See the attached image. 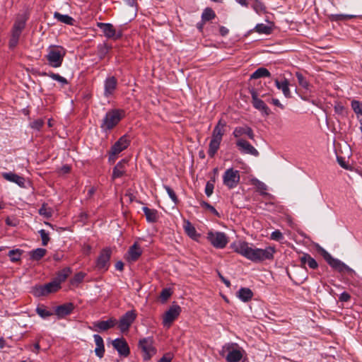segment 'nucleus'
<instances>
[{"label":"nucleus","mask_w":362,"mask_h":362,"mask_svg":"<svg viewBox=\"0 0 362 362\" xmlns=\"http://www.w3.org/2000/svg\"><path fill=\"white\" fill-rule=\"evenodd\" d=\"M74 309V305L72 303H66L61 305H59L55 308L54 313L59 318H62L69 315Z\"/></svg>","instance_id":"b1692460"},{"label":"nucleus","mask_w":362,"mask_h":362,"mask_svg":"<svg viewBox=\"0 0 362 362\" xmlns=\"http://www.w3.org/2000/svg\"><path fill=\"white\" fill-rule=\"evenodd\" d=\"M39 214L46 218H49L52 215V210L47 206V204H43L39 209Z\"/></svg>","instance_id":"37998d69"},{"label":"nucleus","mask_w":362,"mask_h":362,"mask_svg":"<svg viewBox=\"0 0 362 362\" xmlns=\"http://www.w3.org/2000/svg\"><path fill=\"white\" fill-rule=\"evenodd\" d=\"M355 15H346V14H336L332 15V20L333 21H345L348 19H351L356 18Z\"/></svg>","instance_id":"a18cd8bd"},{"label":"nucleus","mask_w":362,"mask_h":362,"mask_svg":"<svg viewBox=\"0 0 362 362\" xmlns=\"http://www.w3.org/2000/svg\"><path fill=\"white\" fill-rule=\"evenodd\" d=\"M219 32H220V34L222 36H225V35H226L228 33L229 30L226 27L221 26L220 28H219Z\"/></svg>","instance_id":"e2e57ef3"},{"label":"nucleus","mask_w":362,"mask_h":362,"mask_svg":"<svg viewBox=\"0 0 362 362\" xmlns=\"http://www.w3.org/2000/svg\"><path fill=\"white\" fill-rule=\"evenodd\" d=\"M126 163V160H122L115 166L112 175L113 180L120 177L124 174Z\"/></svg>","instance_id":"cd10ccee"},{"label":"nucleus","mask_w":362,"mask_h":362,"mask_svg":"<svg viewBox=\"0 0 362 362\" xmlns=\"http://www.w3.org/2000/svg\"><path fill=\"white\" fill-rule=\"evenodd\" d=\"M94 341L96 345L95 353L99 358H103L105 353L104 342L103 338L98 335L95 334L93 336Z\"/></svg>","instance_id":"393cba45"},{"label":"nucleus","mask_w":362,"mask_h":362,"mask_svg":"<svg viewBox=\"0 0 362 362\" xmlns=\"http://www.w3.org/2000/svg\"><path fill=\"white\" fill-rule=\"evenodd\" d=\"M252 6L257 13H261L265 10L264 5L258 0H255V2Z\"/></svg>","instance_id":"3c124183"},{"label":"nucleus","mask_w":362,"mask_h":362,"mask_svg":"<svg viewBox=\"0 0 362 362\" xmlns=\"http://www.w3.org/2000/svg\"><path fill=\"white\" fill-rule=\"evenodd\" d=\"M44 124V121L41 119H37L31 123L30 126L33 129L40 130Z\"/></svg>","instance_id":"5fc2aeb1"},{"label":"nucleus","mask_w":362,"mask_h":362,"mask_svg":"<svg viewBox=\"0 0 362 362\" xmlns=\"http://www.w3.org/2000/svg\"><path fill=\"white\" fill-rule=\"evenodd\" d=\"M32 292L33 294L36 297L45 296L47 295L45 285L36 286L33 287Z\"/></svg>","instance_id":"a19ab883"},{"label":"nucleus","mask_w":362,"mask_h":362,"mask_svg":"<svg viewBox=\"0 0 362 362\" xmlns=\"http://www.w3.org/2000/svg\"><path fill=\"white\" fill-rule=\"evenodd\" d=\"M30 258L33 260H39L46 254V250L43 248H37L30 252Z\"/></svg>","instance_id":"58836bf2"},{"label":"nucleus","mask_w":362,"mask_h":362,"mask_svg":"<svg viewBox=\"0 0 362 362\" xmlns=\"http://www.w3.org/2000/svg\"><path fill=\"white\" fill-rule=\"evenodd\" d=\"M235 144L239 151L243 153L250 154L254 156L259 155L258 151L245 139H238Z\"/></svg>","instance_id":"dca6fc26"},{"label":"nucleus","mask_w":362,"mask_h":362,"mask_svg":"<svg viewBox=\"0 0 362 362\" xmlns=\"http://www.w3.org/2000/svg\"><path fill=\"white\" fill-rule=\"evenodd\" d=\"M164 188L166 190V192H167L168 194L169 195V197H170V199H172V201L175 204H177L178 199H177L175 192L173 191V189H171L169 186H167V185H165Z\"/></svg>","instance_id":"de8ad7c7"},{"label":"nucleus","mask_w":362,"mask_h":362,"mask_svg":"<svg viewBox=\"0 0 362 362\" xmlns=\"http://www.w3.org/2000/svg\"><path fill=\"white\" fill-rule=\"evenodd\" d=\"M45 287L47 295L57 291L61 288L60 284L55 279L52 282L45 284Z\"/></svg>","instance_id":"f704fd0d"},{"label":"nucleus","mask_w":362,"mask_h":362,"mask_svg":"<svg viewBox=\"0 0 362 362\" xmlns=\"http://www.w3.org/2000/svg\"><path fill=\"white\" fill-rule=\"evenodd\" d=\"M129 144L130 139L127 135H124L120 137L119 140L112 146L109 160L115 161L117 155L126 149L129 146Z\"/></svg>","instance_id":"9d476101"},{"label":"nucleus","mask_w":362,"mask_h":362,"mask_svg":"<svg viewBox=\"0 0 362 362\" xmlns=\"http://www.w3.org/2000/svg\"><path fill=\"white\" fill-rule=\"evenodd\" d=\"M322 255L324 257V259L326 260V262L328 263V264L332 267L334 269L339 272H346L349 274H355V272L354 269L350 268L349 266L345 264L344 262L340 261L338 259L334 258L329 252H327L326 250H323Z\"/></svg>","instance_id":"423d86ee"},{"label":"nucleus","mask_w":362,"mask_h":362,"mask_svg":"<svg viewBox=\"0 0 362 362\" xmlns=\"http://www.w3.org/2000/svg\"><path fill=\"white\" fill-rule=\"evenodd\" d=\"M270 72L264 67L257 69L250 76L251 79H257L262 77H269Z\"/></svg>","instance_id":"473e14b6"},{"label":"nucleus","mask_w":362,"mask_h":362,"mask_svg":"<svg viewBox=\"0 0 362 362\" xmlns=\"http://www.w3.org/2000/svg\"><path fill=\"white\" fill-rule=\"evenodd\" d=\"M275 84L278 89L281 90L284 95L286 98L291 97V91L289 89V83L288 81L285 79L283 81H279L277 79L275 80Z\"/></svg>","instance_id":"c756f323"},{"label":"nucleus","mask_w":362,"mask_h":362,"mask_svg":"<svg viewBox=\"0 0 362 362\" xmlns=\"http://www.w3.org/2000/svg\"><path fill=\"white\" fill-rule=\"evenodd\" d=\"M270 238L273 240L281 241L284 239V235L280 230H276L272 233Z\"/></svg>","instance_id":"603ef678"},{"label":"nucleus","mask_w":362,"mask_h":362,"mask_svg":"<svg viewBox=\"0 0 362 362\" xmlns=\"http://www.w3.org/2000/svg\"><path fill=\"white\" fill-rule=\"evenodd\" d=\"M300 260L301 264L305 267L308 265L310 269H315L317 268L318 264L310 255L303 254L300 257Z\"/></svg>","instance_id":"bb28decb"},{"label":"nucleus","mask_w":362,"mask_h":362,"mask_svg":"<svg viewBox=\"0 0 362 362\" xmlns=\"http://www.w3.org/2000/svg\"><path fill=\"white\" fill-rule=\"evenodd\" d=\"M171 296V292L170 289L165 288L160 293V298L163 301H165L168 299V298Z\"/></svg>","instance_id":"6e6d98bb"},{"label":"nucleus","mask_w":362,"mask_h":362,"mask_svg":"<svg viewBox=\"0 0 362 362\" xmlns=\"http://www.w3.org/2000/svg\"><path fill=\"white\" fill-rule=\"evenodd\" d=\"M66 49L59 45H50L47 48L46 58L49 64L54 68L61 66L64 57L66 55Z\"/></svg>","instance_id":"20e7f679"},{"label":"nucleus","mask_w":362,"mask_h":362,"mask_svg":"<svg viewBox=\"0 0 362 362\" xmlns=\"http://www.w3.org/2000/svg\"><path fill=\"white\" fill-rule=\"evenodd\" d=\"M141 254V247L136 243H135L129 247L127 255V259L129 262H135L139 258Z\"/></svg>","instance_id":"412c9836"},{"label":"nucleus","mask_w":362,"mask_h":362,"mask_svg":"<svg viewBox=\"0 0 362 362\" xmlns=\"http://www.w3.org/2000/svg\"><path fill=\"white\" fill-rule=\"evenodd\" d=\"M85 274L82 272H79L74 276L72 280V283H80L83 280Z\"/></svg>","instance_id":"13d9d810"},{"label":"nucleus","mask_w":362,"mask_h":362,"mask_svg":"<svg viewBox=\"0 0 362 362\" xmlns=\"http://www.w3.org/2000/svg\"><path fill=\"white\" fill-rule=\"evenodd\" d=\"M28 16L26 13L18 14L11 30V35L8 42L10 49H14L18 44L22 32L25 28Z\"/></svg>","instance_id":"f03ea898"},{"label":"nucleus","mask_w":362,"mask_h":362,"mask_svg":"<svg viewBox=\"0 0 362 362\" xmlns=\"http://www.w3.org/2000/svg\"><path fill=\"white\" fill-rule=\"evenodd\" d=\"M252 105L253 106L259 110V111L262 112L265 115H268L269 114V110L267 105L264 103V102L259 98H257V95L255 91H252Z\"/></svg>","instance_id":"5701e85b"},{"label":"nucleus","mask_w":362,"mask_h":362,"mask_svg":"<svg viewBox=\"0 0 362 362\" xmlns=\"http://www.w3.org/2000/svg\"><path fill=\"white\" fill-rule=\"evenodd\" d=\"M214 185L213 183L208 182L205 187V193L207 197H210L213 194Z\"/></svg>","instance_id":"4d7b16f0"},{"label":"nucleus","mask_w":362,"mask_h":362,"mask_svg":"<svg viewBox=\"0 0 362 362\" xmlns=\"http://www.w3.org/2000/svg\"><path fill=\"white\" fill-rule=\"evenodd\" d=\"M124 264L122 262H118L115 264V267L117 270L122 271L123 269Z\"/></svg>","instance_id":"338daca9"},{"label":"nucleus","mask_w":362,"mask_h":362,"mask_svg":"<svg viewBox=\"0 0 362 362\" xmlns=\"http://www.w3.org/2000/svg\"><path fill=\"white\" fill-rule=\"evenodd\" d=\"M142 210L146 216V221L149 223H155L159 218L158 211L153 209L144 206Z\"/></svg>","instance_id":"a878e982"},{"label":"nucleus","mask_w":362,"mask_h":362,"mask_svg":"<svg viewBox=\"0 0 362 362\" xmlns=\"http://www.w3.org/2000/svg\"><path fill=\"white\" fill-rule=\"evenodd\" d=\"M252 183L257 187L258 192L262 194H266L265 192L267 189V187L264 182L257 179H253L252 180Z\"/></svg>","instance_id":"ea45409f"},{"label":"nucleus","mask_w":362,"mask_h":362,"mask_svg":"<svg viewBox=\"0 0 362 362\" xmlns=\"http://www.w3.org/2000/svg\"><path fill=\"white\" fill-rule=\"evenodd\" d=\"M104 35L110 39L117 40L122 37V33L120 30H116L111 23H98Z\"/></svg>","instance_id":"ddd939ff"},{"label":"nucleus","mask_w":362,"mask_h":362,"mask_svg":"<svg viewBox=\"0 0 362 362\" xmlns=\"http://www.w3.org/2000/svg\"><path fill=\"white\" fill-rule=\"evenodd\" d=\"M42 239V245L43 246H46L49 241V237L48 233H47L44 229H42L39 231Z\"/></svg>","instance_id":"09e8293b"},{"label":"nucleus","mask_w":362,"mask_h":362,"mask_svg":"<svg viewBox=\"0 0 362 362\" xmlns=\"http://www.w3.org/2000/svg\"><path fill=\"white\" fill-rule=\"evenodd\" d=\"M49 76L50 78H52V79L60 82L62 84H67V83H68L67 80L64 77H63L57 74L50 73L49 74Z\"/></svg>","instance_id":"8fccbe9b"},{"label":"nucleus","mask_w":362,"mask_h":362,"mask_svg":"<svg viewBox=\"0 0 362 362\" xmlns=\"http://www.w3.org/2000/svg\"><path fill=\"white\" fill-rule=\"evenodd\" d=\"M136 317V313L134 310L127 311L119 319L118 323V327L121 332H124L129 330V327L134 322Z\"/></svg>","instance_id":"f8f14e48"},{"label":"nucleus","mask_w":362,"mask_h":362,"mask_svg":"<svg viewBox=\"0 0 362 362\" xmlns=\"http://www.w3.org/2000/svg\"><path fill=\"white\" fill-rule=\"evenodd\" d=\"M71 274V270L69 268H64L59 273L57 274V276L55 279L57 281L59 282V284H61L62 282L64 281L66 278L69 276Z\"/></svg>","instance_id":"4c0bfd02"},{"label":"nucleus","mask_w":362,"mask_h":362,"mask_svg":"<svg viewBox=\"0 0 362 362\" xmlns=\"http://www.w3.org/2000/svg\"><path fill=\"white\" fill-rule=\"evenodd\" d=\"M184 230L185 233L192 239L197 240L199 238V234H197L195 228L189 221H185L183 225Z\"/></svg>","instance_id":"c85d7f7f"},{"label":"nucleus","mask_w":362,"mask_h":362,"mask_svg":"<svg viewBox=\"0 0 362 362\" xmlns=\"http://www.w3.org/2000/svg\"><path fill=\"white\" fill-rule=\"evenodd\" d=\"M112 344L120 356L127 357L129 354V346L123 338H117L113 340Z\"/></svg>","instance_id":"a211bd4d"},{"label":"nucleus","mask_w":362,"mask_h":362,"mask_svg":"<svg viewBox=\"0 0 362 362\" xmlns=\"http://www.w3.org/2000/svg\"><path fill=\"white\" fill-rule=\"evenodd\" d=\"M124 117V110L119 109L111 110L106 113L103 120L101 127L106 130H110L115 127Z\"/></svg>","instance_id":"39448f33"},{"label":"nucleus","mask_w":362,"mask_h":362,"mask_svg":"<svg viewBox=\"0 0 362 362\" xmlns=\"http://www.w3.org/2000/svg\"><path fill=\"white\" fill-rule=\"evenodd\" d=\"M234 344H227L223 346L221 354L223 356L225 352H228L226 357L228 362H238L243 357L241 350L233 348Z\"/></svg>","instance_id":"9b49d317"},{"label":"nucleus","mask_w":362,"mask_h":362,"mask_svg":"<svg viewBox=\"0 0 362 362\" xmlns=\"http://www.w3.org/2000/svg\"><path fill=\"white\" fill-rule=\"evenodd\" d=\"M351 296L346 292H343L339 296V300L342 302H347L350 300Z\"/></svg>","instance_id":"bf43d9fd"},{"label":"nucleus","mask_w":362,"mask_h":362,"mask_svg":"<svg viewBox=\"0 0 362 362\" xmlns=\"http://www.w3.org/2000/svg\"><path fill=\"white\" fill-rule=\"evenodd\" d=\"M226 122L220 119L215 126L209 146L208 154L213 158L219 149L223 136L225 134Z\"/></svg>","instance_id":"7ed1b4c3"},{"label":"nucleus","mask_w":362,"mask_h":362,"mask_svg":"<svg viewBox=\"0 0 362 362\" xmlns=\"http://www.w3.org/2000/svg\"><path fill=\"white\" fill-rule=\"evenodd\" d=\"M2 176L5 180L14 182L21 187H25V180L23 177L11 172L4 173Z\"/></svg>","instance_id":"4be33fe9"},{"label":"nucleus","mask_w":362,"mask_h":362,"mask_svg":"<svg viewBox=\"0 0 362 362\" xmlns=\"http://www.w3.org/2000/svg\"><path fill=\"white\" fill-rule=\"evenodd\" d=\"M206 22H203L202 21L200 22V23H198L197 24V29L200 31V32H202L203 30V28H204V25Z\"/></svg>","instance_id":"69168bd1"},{"label":"nucleus","mask_w":362,"mask_h":362,"mask_svg":"<svg viewBox=\"0 0 362 362\" xmlns=\"http://www.w3.org/2000/svg\"><path fill=\"white\" fill-rule=\"evenodd\" d=\"M54 18L57 19L58 21L66 24V25H74V19L66 14H61L59 12H55L54 13Z\"/></svg>","instance_id":"2f4dec72"},{"label":"nucleus","mask_w":362,"mask_h":362,"mask_svg":"<svg viewBox=\"0 0 362 362\" xmlns=\"http://www.w3.org/2000/svg\"><path fill=\"white\" fill-rule=\"evenodd\" d=\"M351 107L354 112L358 115H362V103L358 100L351 102Z\"/></svg>","instance_id":"c03bdc74"},{"label":"nucleus","mask_w":362,"mask_h":362,"mask_svg":"<svg viewBox=\"0 0 362 362\" xmlns=\"http://www.w3.org/2000/svg\"><path fill=\"white\" fill-rule=\"evenodd\" d=\"M110 256L111 250L108 248L103 249L97 259L98 269L107 270L110 265Z\"/></svg>","instance_id":"f3484780"},{"label":"nucleus","mask_w":362,"mask_h":362,"mask_svg":"<svg viewBox=\"0 0 362 362\" xmlns=\"http://www.w3.org/2000/svg\"><path fill=\"white\" fill-rule=\"evenodd\" d=\"M271 103L273 105H276L277 107H279L281 110L284 109V105L279 102V100L278 99L273 98V99H272Z\"/></svg>","instance_id":"680f3d73"},{"label":"nucleus","mask_w":362,"mask_h":362,"mask_svg":"<svg viewBox=\"0 0 362 362\" xmlns=\"http://www.w3.org/2000/svg\"><path fill=\"white\" fill-rule=\"evenodd\" d=\"M233 250L253 262H262L274 259L276 252L274 247L269 246L264 249L257 248L245 241L238 240L231 244Z\"/></svg>","instance_id":"f257e3e1"},{"label":"nucleus","mask_w":362,"mask_h":362,"mask_svg":"<svg viewBox=\"0 0 362 362\" xmlns=\"http://www.w3.org/2000/svg\"><path fill=\"white\" fill-rule=\"evenodd\" d=\"M37 313L42 318H47L52 315L44 305H40L36 308Z\"/></svg>","instance_id":"79ce46f5"},{"label":"nucleus","mask_w":362,"mask_h":362,"mask_svg":"<svg viewBox=\"0 0 362 362\" xmlns=\"http://www.w3.org/2000/svg\"><path fill=\"white\" fill-rule=\"evenodd\" d=\"M23 254V250L20 249L11 250L8 252V256L10 260L13 262H16L21 259V257Z\"/></svg>","instance_id":"e433bc0d"},{"label":"nucleus","mask_w":362,"mask_h":362,"mask_svg":"<svg viewBox=\"0 0 362 362\" xmlns=\"http://www.w3.org/2000/svg\"><path fill=\"white\" fill-rule=\"evenodd\" d=\"M117 85V79L114 76H110L106 78L105 81V90L104 95L108 98L112 95L116 90Z\"/></svg>","instance_id":"aec40b11"},{"label":"nucleus","mask_w":362,"mask_h":362,"mask_svg":"<svg viewBox=\"0 0 362 362\" xmlns=\"http://www.w3.org/2000/svg\"><path fill=\"white\" fill-rule=\"evenodd\" d=\"M255 32L259 34L269 35L272 31V28L264 23L257 24L255 28Z\"/></svg>","instance_id":"c9c22d12"},{"label":"nucleus","mask_w":362,"mask_h":362,"mask_svg":"<svg viewBox=\"0 0 362 362\" xmlns=\"http://www.w3.org/2000/svg\"><path fill=\"white\" fill-rule=\"evenodd\" d=\"M39 349H40V344L38 343H36L34 344L33 349H32V351L37 353Z\"/></svg>","instance_id":"774afa93"},{"label":"nucleus","mask_w":362,"mask_h":362,"mask_svg":"<svg viewBox=\"0 0 362 362\" xmlns=\"http://www.w3.org/2000/svg\"><path fill=\"white\" fill-rule=\"evenodd\" d=\"M219 276L227 287L230 286V283L228 280L226 279L221 274H219Z\"/></svg>","instance_id":"0e129e2a"},{"label":"nucleus","mask_w":362,"mask_h":362,"mask_svg":"<svg viewBox=\"0 0 362 362\" xmlns=\"http://www.w3.org/2000/svg\"><path fill=\"white\" fill-rule=\"evenodd\" d=\"M207 239L216 248H224L228 243V237L223 232L210 231L207 233Z\"/></svg>","instance_id":"6e6552de"},{"label":"nucleus","mask_w":362,"mask_h":362,"mask_svg":"<svg viewBox=\"0 0 362 362\" xmlns=\"http://www.w3.org/2000/svg\"><path fill=\"white\" fill-rule=\"evenodd\" d=\"M117 324V320L115 318L110 317L105 321H96L93 323V327L90 328L95 332H103L110 328L114 327Z\"/></svg>","instance_id":"2eb2a0df"},{"label":"nucleus","mask_w":362,"mask_h":362,"mask_svg":"<svg viewBox=\"0 0 362 362\" xmlns=\"http://www.w3.org/2000/svg\"><path fill=\"white\" fill-rule=\"evenodd\" d=\"M237 296L243 302H247L252 298L253 293L248 288H241Z\"/></svg>","instance_id":"7c9ffc66"},{"label":"nucleus","mask_w":362,"mask_h":362,"mask_svg":"<svg viewBox=\"0 0 362 362\" xmlns=\"http://www.w3.org/2000/svg\"><path fill=\"white\" fill-rule=\"evenodd\" d=\"M215 17V12L211 8H206L202 14V20L203 22L211 21Z\"/></svg>","instance_id":"72a5a7b5"},{"label":"nucleus","mask_w":362,"mask_h":362,"mask_svg":"<svg viewBox=\"0 0 362 362\" xmlns=\"http://www.w3.org/2000/svg\"><path fill=\"white\" fill-rule=\"evenodd\" d=\"M201 206L202 207L208 209L209 211H210L214 215H216L217 216H219L218 212L216 210V209L213 206H211L209 203L203 201V202H201Z\"/></svg>","instance_id":"864d4df0"},{"label":"nucleus","mask_w":362,"mask_h":362,"mask_svg":"<svg viewBox=\"0 0 362 362\" xmlns=\"http://www.w3.org/2000/svg\"><path fill=\"white\" fill-rule=\"evenodd\" d=\"M172 357L170 354L164 355L158 362H170Z\"/></svg>","instance_id":"052dcab7"},{"label":"nucleus","mask_w":362,"mask_h":362,"mask_svg":"<svg viewBox=\"0 0 362 362\" xmlns=\"http://www.w3.org/2000/svg\"><path fill=\"white\" fill-rule=\"evenodd\" d=\"M151 337L144 338L139 341V346L144 352V359L148 360L156 354V349L153 346Z\"/></svg>","instance_id":"4468645a"},{"label":"nucleus","mask_w":362,"mask_h":362,"mask_svg":"<svg viewBox=\"0 0 362 362\" xmlns=\"http://www.w3.org/2000/svg\"><path fill=\"white\" fill-rule=\"evenodd\" d=\"M233 135L238 139L243 135H247L249 139L254 140L255 134L251 127L245 125L241 127H237L234 129Z\"/></svg>","instance_id":"6ab92c4d"},{"label":"nucleus","mask_w":362,"mask_h":362,"mask_svg":"<svg viewBox=\"0 0 362 362\" xmlns=\"http://www.w3.org/2000/svg\"><path fill=\"white\" fill-rule=\"evenodd\" d=\"M296 76L297 77L298 81L299 84L304 88H308L309 86V83L307 81V80L305 78V77L303 76L302 74L297 72L296 74Z\"/></svg>","instance_id":"49530a36"},{"label":"nucleus","mask_w":362,"mask_h":362,"mask_svg":"<svg viewBox=\"0 0 362 362\" xmlns=\"http://www.w3.org/2000/svg\"><path fill=\"white\" fill-rule=\"evenodd\" d=\"M240 172L233 168L227 169L223 175V182L228 189H233L240 182Z\"/></svg>","instance_id":"0eeeda50"},{"label":"nucleus","mask_w":362,"mask_h":362,"mask_svg":"<svg viewBox=\"0 0 362 362\" xmlns=\"http://www.w3.org/2000/svg\"><path fill=\"white\" fill-rule=\"evenodd\" d=\"M182 309L177 304L172 305L163 315V325L165 327L169 328L173 322L178 317Z\"/></svg>","instance_id":"1a4fd4ad"}]
</instances>
